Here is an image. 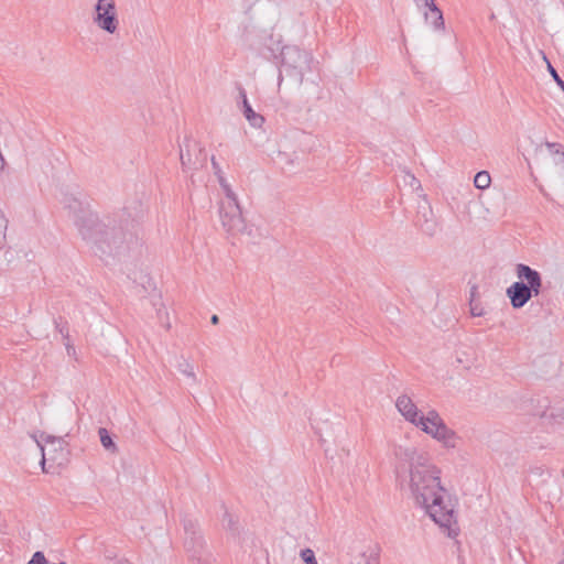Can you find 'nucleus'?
<instances>
[{
	"label": "nucleus",
	"instance_id": "obj_1",
	"mask_svg": "<svg viewBox=\"0 0 564 564\" xmlns=\"http://www.w3.org/2000/svg\"><path fill=\"white\" fill-rule=\"evenodd\" d=\"M147 208L140 198H132L118 212L99 219L98 215L80 209L74 223L83 239L93 243V251L106 264L121 261L139 247V225Z\"/></svg>",
	"mask_w": 564,
	"mask_h": 564
},
{
	"label": "nucleus",
	"instance_id": "obj_2",
	"mask_svg": "<svg viewBox=\"0 0 564 564\" xmlns=\"http://www.w3.org/2000/svg\"><path fill=\"white\" fill-rule=\"evenodd\" d=\"M440 469L429 463L425 454L411 457L410 488L415 502L424 508L440 527L449 529L454 520V510L444 505Z\"/></svg>",
	"mask_w": 564,
	"mask_h": 564
},
{
	"label": "nucleus",
	"instance_id": "obj_3",
	"mask_svg": "<svg viewBox=\"0 0 564 564\" xmlns=\"http://www.w3.org/2000/svg\"><path fill=\"white\" fill-rule=\"evenodd\" d=\"M314 64L313 54L297 45H284L280 52V68L278 85L283 82V72L297 85H302L306 73L312 72Z\"/></svg>",
	"mask_w": 564,
	"mask_h": 564
},
{
	"label": "nucleus",
	"instance_id": "obj_4",
	"mask_svg": "<svg viewBox=\"0 0 564 564\" xmlns=\"http://www.w3.org/2000/svg\"><path fill=\"white\" fill-rule=\"evenodd\" d=\"M36 443L42 453V470L44 473H48L45 465L46 462H51L53 465L58 467L65 466L69 460V448L68 443L62 436H53L42 432L40 435V440H36Z\"/></svg>",
	"mask_w": 564,
	"mask_h": 564
},
{
	"label": "nucleus",
	"instance_id": "obj_5",
	"mask_svg": "<svg viewBox=\"0 0 564 564\" xmlns=\"http://www.w3.org/2000/svg\"><path fill=\"white\" fill-rule=\"evenodd\" d=\"M180 160L183 170H198L207 164L206 150L195 140L185 138L180 145Z\"/></svg>",
	"mask_w": 564,
	"mask_h": 564
},
{
	"label": "nucleus",
	"instance_id": "obj_6",
	"mask_svg": "<svg viewBox=\"0 0 564 564\" xmlns=\"http://www.w3.org/2000/svg\"><path fill=\"white\" fill-rule=\"evenodd\" d=\"M219 216L221 225L227 232L237 235L247 231L248 227L242 217L239 203H230V205L221 203L219 206Z\"/></svg>",
	"mask_w": 564,
	"mask_h": 564
},
{
	"label": "nucleus",
	"instance_id": "obj_7",
	"mask_svg": "<svg viewBox=\"0 0 564 564\" xmlns=\"http://www.w3.org/2000/svg\"><path fill=\"white\" fill-rule=\"evenodd\" d=\"M94 22L109 34H113L117 31L119 21L115 0H97Z\"/></svg>",
	"mask_w": 564,
	"mask_h": 564
},
{
	"label": "nucleus",
	"instance_id": "obj_8",
	"mask_svg": "<svg viewBox=\"0 0 564 564\" xmlns=\"http://www.w3.org/2000/svg\"><path fill=\"white\" fill-rule=\"evenodd\" d=\"M543 284H510L506 294L510 300L511 306L516 310L523 307L532 296H536L542 291Z\"/></svg>",
	"mask_w": 564,
	"mask_h": 564
},
{
	"label": "nucleus",
	"instance_id": "obj_9",
	"mask_svg": "<svg viewBox=\"0 0 564 564\" xmlns=\"http://www.w3.org/2000/svg\"><path fill=\"white\" fill-rule=\"evenodd\" d=\"M415 225L420 230L429 237H433L437 231V224L433 216V212L427 202L419 205L415 218Z\"/></svg>",
	"mask_w": 564,
	"mask_h": 564
},
{
	"label": "nucleus",
	"instance_id": "obj_10",
	"mask_svg": "<svg viewBox=\"0 0 564 564\" xmlns=\"http://www.w3.org/2000/svg\"><path fill=\"white\" fill-rule=\"evenodd\" d=\"M395 406L402 416L413 425H416L421 421V419H419L420 411L409 395L401 394L395 401Z\"/></svg>",
	"mask_w": 564,
	"mask_h": 564
},
{
	"label": "nucleus",
	"instance_id": "obj_11",
	"mask_svg": "<svg viewBox=\"0 0 564 564\" xmlns=\"http://www.w3.org/2000/svg\"><path fill=\"white\" fill-rule=\"evenodd\" d=\"M238 90L239 99L241 101V111L245 118L252 127L260 128L264 122V117L252 109L251 105L248 101L247 93L241 85L238 86Z\"/></svg>",
	"mask_w": 564,
	"mask_h": 564
},
{
	"label": "nucleus",
	"instance_id": "obj_12",
	"mask_svg": "<svg viewBox=\"0 0 564 564\" xmlns=\"http://www.w3.org/2000/svg\"><path fill=\"white\" fill-rule=\"evenodd\" d=\"M424 6L427 8V11L424 12L425 22L431 24L435 31H443L445 29L444 17L435 0H429Z\"/></svg>",
	"mask_w": 564,
	"mask_h": 564
},
{
	"label": "nucleus",
	"instance_id": "obj_13",
	"mask_svg": "<svg viewBox=\"0 0 564 564\" xmlns=\"http://www.w3.org/2000/svg\"><path fill=\"white\" fill-rule=\"evenodd\" d=\"M204 544L205 542L200 533L195 536L184 538V546L186 552L189 554L192 560H197L198 562L202 558Z\"/></svg>",
	"mask_w": 564,
	"mask_h": 564
},
{
	"label": "nucleus",
	"instance_id": "obj_14",
	"mask_svg": "<svg viewBox=\"0 0 564 564\" xmlns=\"http://www.w3.org/2000/svg\"><path fill=\"white\" fill-rule=\"evenodd\" d=\"M432 437L442 442L446 447H455L456 433L447 427L445 422L438 424V431Z\"/></svg>",
	"mask_w": 564,
	"mask_h": 564
},
{
	"label": "nucleus",
	"instance_id": "obj_15",
	"mask_svg": "<svg viewBox=\"0 0 564 564\" xmlns=\"http://www.w3.org/2000/svg\"><path fill=\"white\" fill-rule=\"evenodd\" d=\"M516 273L520 282H542L540 272L527 264H517Z\"/></svg>",
	"mask_w": 564,
	"mask_h": 564
},
{
	"label": "nucleus",
	"instance_id": "obj_16",
	"mask_svg": "<svg viewBox=\"0 0 564 564\" xmlns=\"http://www.w3.org/2000/svg\"><path fill=\"white\" fill-rule=\"evenodd\" d=\"M469 312L474 317H481L486 315L485 306L480 301L479 293L475 284L470 289Z\"/></svg>",
	"mask_w": 564,
	"mask_h": 564
},
{
	"label": "nucleus",
	"instance_id": "obj_17",
	"mask_svg": "<svg viewBox=\"0 0 564 564\" xmlns=\"http://www.w3.org/2000/svg\"><path fill=\"white\" fill-rule=\"evenodd\" d=\"M221 522L224 528L232 535H239L238 521L228 510H225Z\"/></svg>",
	"mask_w": 564,
	"mask_h": 564
},
{
	"label": "nucleus",
	"instance_id": "obj_18",
	"mask_svg": "<svg viewBox=\"0 0 564 564\" xmlns=\"http://www.w3.org/2000/svg\"><path fill=\"white\" fill-rule=\"evenodd\" d=\"M98 434H99V438H100V443L101 445L107 449V451H110V452H116L117 451V446H116V443L113 442L110 433L108 432V430L106 427H100L98 430Z\"/></svg>",
	"mask_w": 564,
	"mask_h": 564
},
{
	"label": "nucleus",
	"instance_id": "obj_19",
	"mask_svg": "<svg viewBox=\"0 0 564 564\" xmlns=\"http://www.w3.org/2000/svg\"><path fill=\"white\" fill-rule=\"evenodd\" d=\"M182 522H183L185 538L195 536L200 533L198 523L195 519L186 517L183 519Z\"/></svg>",
	"mask_w": 564,
	"mask_h": 564
},
{
	"label": "nucleus",
	"instance_id": "obj_20",
	"mask_svg": "<svg viewBox=\"0 0 564 564\" xmlns=\"http://www.w3.org/2000/svg\"><path fill=\"white\" fill-rule=\"evenodd\" d=\"M177 369L180 372H182L184 376L191 378L193 381H196V376L194 372L193 365L185 358H181L177 362Z\"/></svg>",
	"mask_w": 564,
	"mask_h": 564
},
{
	"label": "nucleus",
	"instance_id": "obj_21",
	"mask_svg": "<svg viewBox=\"0 0 564 564\" xmlns=\"http://www.w3.org/2000/svg\"><path fill=\"white\" fill-rule=\"evenodd\" d=\"M491 177L487 171H480L474 177V184L479 189H485L489 187Z\"/></svg>",
	"mask_w": 564,
	"mask_h": 564
},
{
	"label": "nucleus",
	"instance_id": "obj_22",
	"mask_svg": "<svg viewBox=\"0 0 564 564\" xmlns=\"http://www.w3.org/2000/svg\"><path fill=\"white\" fill-rule=\"evenodd\" d=\"M549 152L553 155H555V163L562 164L564 163V152L562 151V145L556 142H546L545 143Z\"/></svg>",
	"mask_w": 564,
	"mask_h": 564
},
{
	"label": "nucleus",
	"instance_id": "obj_23",
	"mask_svg": "<svg viewBox=\"0 0 564 564\" xmlns=\"http://www.w3.org/2000/svg\"><path fill=\"white\" fill-rule=\"evenodd\" d=\"M419 419H422V421L426 425L440 424V423L444 422V420L441 417V415L438 414V412L436 410H430L426 413V415L420 413Z\"/></svg>",
	"mask_w": 564,
	"mask_h": 564
},
{
	"label": "nucleus",
	"instance_id": "obj_24",
	"mask_svg": "<svg viewBox=\"0 0 564 564\" xmlns=\"http://www.w3.org/2000/svg\"><path fill=\"white\" fill-rule=\"evenodd\" d=\"M544 59L547 64V72L556 83V85L564 91V80L560 77L557 70L554 68V66L547 61V58L544 56Z\"/></svg>",
	"mask_w": 564,
	"mask_h": 564
},
{
	"label": "nucleus",
	"instance_id": "obj_25",
	"mask_svg": "<svg viewBox=\"0 0 564 564\" xmlns=\"http://www.w3.org/2000/svg\"><path fill=\"white\" fill-rule=\"evenodd\" d=\"M300 556L306 564H318L314 551L308 547L302 550Z\"/></svg>",
	"mask_w": 564,
	"mask_h": 564
},
{
	"label": "nucleus",
	"instance_id": "obj_26",
	"mask_svg": "<svg viewBox=\"0 0 564 564\" xmlns=\"http://www.w3.org/2000/svg\"><path fill=\"white\" fill-rule=\"evenodd\" d=\"M56 330L63 336L64 339L69 338L67 322H64L61 317L54 319Z\"/></svg>",
	"mask_w": 564,
	"mask_h": 564
},
{
	"label": "nucleus",
	"instance_id": "obj_27",
	"mask_svg": "<svg viewBox=\"0 0 564 564\" xmlns=\"http://www.w3.org/2000/svg\"><path fill=\"white\" fill-rule=\"evenodd\" d=\"M415 426L420 427L423 432L431 436H433L434 433L438 431V424L426 425L422 420Z\"/></svg>",
	"mask_w": 564,
	"mask_h": 564
},
{
	"label": "nucleus",
	"instance_id": "obj_28",
	"mask_svg": "<svg viewBox=\"0 0 564 564\" xmlns=\"http://www.w3.org/2000/svg\"><path fill=\"white\" fill-rule=\"evenodd\" d=\"M26 564H48V561L43 552L36 551Z\"/></svg>",
	"mask_w": 564,
	"mask_h": 564
},
{
	"label": "nucleus",
	"instance_id": "obj_29",
	"mask_svg": "<svg viewBox=\"0 0 564 564\" xmlns=\"http://www.w3.org/2000/svg\"><path fill=\"white\" fill-rule=\"evenodd\" d=\"M223 189H224L226 198H227V202H224L226 205H230V203H239L238 198H237V195L231 189L229 184L226 185L225 187H223Z\"/></svg>",
	"mask_w": 564,
	"mask_h": 564
},
{
	"label": "nucleus",
	"instance_id": "obj_30",
	"mask_svg": "<svg viewBox=\"0 0 564 564\" xmlns=\"http://www.w3.org/2000/svg\"><path fill=\"white\" fill-rule=\"evenodd\" d=\"M156 315H158V318H159L161 325L164 326L165 329L169 330L171 328V324H170V319H169V313L167 312H163V310H161V308H158Z\"/></svg>",
	"mask_w": 564,
	"mask_h": 564
},
{
	"label": "nucleus",
	"instance_id": "obj_31",
	"mask_svg": "<svg viewBox=\"0 0 564 564\" xmlns=\"http://www.w3.org/2000/svg\"><path fill=\"white\" fill-rule=\"evenodd\" d=\"M151 304L153 305V307H155V310L158 311V308H164L165 305L164 303L162 302V293L161 291H159V293H154L151 295Z\"/></svg>",
	"mask_w": 564,
	"mask_h": 564
},
{
	"label": "nucleus",
	"instance_id": "obj_32",
	"mask_svg": "<svg viewBox=\"0 0 564 564\" xmlns=\"http://www.w3.org/2000/svg\"><path fill=\"white\" fill-rule=\"evenodd\" d=\"M210 161H212V167H213L214 174L216 176L223 175L224 173L221 171V167H220L219 163L216 161V158L214 155L212 156Z\"/></svg>",
	"mask_w": 564,
	"mask_h": 564
},
{
	"label": "nucleus",
	"instance_id": "obj_33",
	"mask_svg": "<svg viewBox=\"0 0 564 564\" xmlns=\"http://www.w3.org/2000/svg\"><path fill=\"white\" fill-rule=\"evenodd\" d=\"M8 226V220L6 219L2 210L0 209V230H6Z\"/></svg>",
	"mask_w": 564,
	"mask_h": 564
},
{
	"label": "nucleus",
	"instance_id": "obj_34",
	"mask_svg": "<svg viewBox=\"0 0 564 564\" xmlns=\"http://www.w3.org/2000/svg\"><path fill=\"white\" fill-rule=\"evenodd\" d=\"M217 180H218V183H219V185L221 186V188H223V187H225L226 185H228V183H227V181H226V178H225L224 174H223V175H220V176H217Z\"/></svg>",
	"mask_w": 564,
	"mask_h": 564
},
{
	"label": "nucleus",
	"instance_id": "obj_35",
	"mask_svg": "<svg viewBox=\"0 0 564 564\" xmlns=\"http://www.w3.org/2000/svg\"><path fill=\"white\" fill-rule=\"evenodd\" d=\"M410 176L412 178L411 186L414 187V185H416L417 187H420L421 186L420 182L413 175H410Z\"/></svg>",
	"mask_w": 564,
	"mask_h": 564
},
{
	"label": "nucleus",
	"instance_id": "obj_36",
	"mask_svg": "<svg viewBox=\"0 0 564 564\" xmlns=\"http://www.w3.org/2000/svg\"><path fill=\"white\" fill-rule=\"evenodd\" d=\"M210 322H212V324L217 325V324L219 323V317H218V315L214 314V315L210 317Z\"/></svg>",
	"mask_w": 564,
	"mask_h": 564
},
{
	"label": "nucleus",
	"instance_id": "obj_37",
	"mask_svg": "<svg viewBox=\"0 0 564 564\" xmlns=\"http://www.w3.org/2000/svg\"><path fill=\"white\" fill-rule=\"evenodd\" d=\"M73 204L74 205H72V204L69 205L70 208H73V207L75 208L76 206H80V203L77 199H74Z\"/></svg>",
	"mask_w": 564,
	"mask_h": 564
},
{
	"label": "nucleus",
	"instance_id": "obj_38",
	"mask_svg": "<svg viewBox=\"0 0 564 564\" xmlns=\"http://www.w3.org/2000/svg\"><path fill=\"white\" fill-rule=\"evenodd\" d=\"M117 564H132L131 562H129L128 560H119L117 562Z\"/></svg>",
	"mask_w": 564,
	"mask_h": 564
},
{
	"label": "nucleus",
	"instance_id": "obj_39",
	"mask_svg": "<svg viewBox=\"0 0 564 564\" xmlns=\"http://www.w3.org/2000/svg\"><path fill=\"white\" fill-rule=\"evenodd\" d=\"M65 345H66L68 354L70 352V349L74 350V347L70 346L68 343H66Z\"/></svg>",
	"mask_w": 564,
	"mask_h": 564
},
{
	"label": "nucleus",
	"instance_id": "obj_40",
	"mask_svg": "<svg viewBox=\"0 0 564 564\" xmlns=\"http://www.w3.org/2000/svg\"><path fill=\"white\" fill-rule=\"evenodd\" d=\"M359 564H361V563H359ZM362 564H377V563H370V561L368 558H365Z\"/></svg>",
	"mask_w": 564,
	"mask_h": 564
},
{
	"label": "nucleus",
	"instance_id": "obj_41",
	"mask_svg": "<svg viewBox=\"0 0 564 564\" xmlns=\"http://www.w3.org/2000/svg\"><path fill=\"white\" fill-rule=\"evenodd\" d=\"M141 288H142V290H143L144 292H147V291H148V290H147L145 284H141Z\"/></svg>",
	"mask_w": 564,
	"mask_h": 564
},
{
	"label": "nucleus",
	"instance_id": "obj_42",
	"mask_svg": "<svg viewBox=\"0 0 564 564\" xmlns=\"http://www.w3.org/2000/svg\"><path fill=\"white\" fill-rule=\"evenodd\" d=\"M153 286V292L156 291V285L155 284H151Z\"/></svg>",
	"mask_w": 564,
	"mask_h": 564
},
{
	"label": "nucleus",
	"instance_id": "obj_43",
	"mask_svg": "<svg viewBox=\"0 0 564 564\" xmlns=\"http://www.w3.org/2000/svg\"><path fill=\"white\" fill-rule=\"evenodd\" d=\"M416 3H419L420 0H414ZM429 0H424V3H427Z\"/></svg>",
	"mask_w": 564,
	"mask_h": 564
}]
</instances>
